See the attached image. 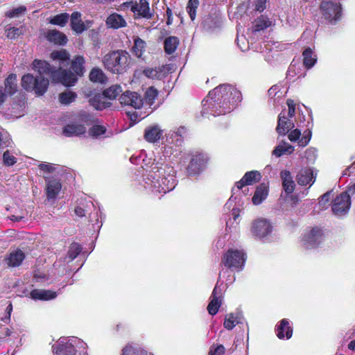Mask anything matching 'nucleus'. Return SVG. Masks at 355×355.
I'll use <instances>...</instances> for the list:
<instances>
[{
  "instance_id": "nucleus-40",
  "label": "nucleus",
  "mask_w": 355,
  "mask_h": 355,
  "mask_svg": "<svg viewBox=\"0 0 355 355\" xmlns=\"http://www.w3.org/2000/svg\"><path fill=\"white\" fill-rule=\"evenodd\" d=\"M121 92V87L119 85H114L105 89L103 94L107 99L113 100L115 99Z\"/></svg>"
},
{
  "instance_id": "nucleus-42",
  "label": "nucleus",
  "mask_w": 355,
  "mask_h": 355,
  "mask_svg": "<svg viewBox=\"0 0 355 355\" xmlns=\"http://www.w3.org/2000/svg\"><path fill=\"white\" fill-rule=\"evenodd\" d=\"M270 25L271 21L267 17L261 16L255 21L252 30L254 32L260 31L269 27Z\"/></svg>"
},
{
  "instance_id": "nucleus-35",
  "label": "nucleus",
  "mask_w": 355,
  "mask_h": 355,
  "mask_svg": "<svg viewBox=\"0 0 355 355\" xmlns=\"http://www.w3.org/2000/svg\"><path fill=\"white\" fill-rule=\"evenodd\" d=\"M303 63L306 68L310 69L314 66L317 61L316 55L314 54L313 51L311 48H306L302 53Z\"/></svg>"
},
{
  "instance_id": "nucleus-14",
  "label": "nucleus",
  "mask_w": 355,
  "mask_h": 355,
  "mask_svg": "<svg viewBox=\"0 0 355 355\" xmlns=\"http://www.w3.org/2000/svg\"><path fill=\"white\" fill-rule=\"evenodd\" d=\"M131 11L135 14V18L150 19L153 15V12L150 9L149 3L146 0L134 2L131 6Z\"/></svg>"
},
{
  "instance_id": "nucleus-5",
  "label": "nucleus",
  "mask_w": 355,
  "mask_h": 355,
  "mask_svg": "<svg viewBox=\"0 0 355 355\" xmlns=\"http://www.w3.org/2000/svg\"><path fill=\"white\" fill-rule=\"evenodd\" d=\"M53 348L54 355H87L86 343L76 337L60 338Z\"/></svg>"
},
{
  "instance_id": "nucleus-41",
  "label": "nucleus",
  "mask_w": 355,
  "mask_h": 355,
  "mask_svg": "<svg viewBox=\"0 0 355 355\" xmlns=\"http://www.w3.org/2000/svg\"><path fill=\"white\" fill-rule=\"evenodd\" d=\"M306 129L303 131L302 137L299 140V146H306L310 141L312 136L311 128L313 127L312 123L310 121L307 122L306 125Z\"/></svg>"
},
{
  "instance_id": "nucleus-9",
  "label": "nucleus",
  "mask_w": 355,
  "mask_h": 355,
  "mask_svg": "<svg viewBox=\"0 0 355 355\" xmlns=\"http://www.w3.org/2000/svg\"><path fill=\"white\" fill-rule=\"evenodd\" d=\"M341 5L330 1H322L320 4V11L325 19L330 24H335L341 17Z\"/></svg>"
},
{
  "instance_id": "nucleus-50",
  "label": "nucleus",
  "mask_w": 355,
  "mask_h": 355,
  "mask_svg": "<svg viewBox=\"0 0 355 355\" xmlns=\"http://www.w3.org/2000/svg\"><path fill=\"white\" fill-rule=\"evenodd\" d=\"M69 19V15L67 13H62L54 16L50 22L52 24L64 26L67 23Z\"/></svg>"
},
{
  "instance_id": "nucleus-20",
  "label": "nucleus",
  "mask_w": 355,
  "mask_h": 355,
  "mask_svg": "<svg viewBox=\"0 0 355 355\" xmlns=\"http://www.w3.org/2000/svg\"><path fill=\"white\" fill-rule=\"evenodd\" d=\"M277 336L279 339H289L293 335V329L287 319H283L276 326Z\"/></svg>"
},
{
  "instance_id": "nucleus-26",
  "label": "nucleus",
  "mask_w": 355,
  "mask_h": 355,
  "mask_svg": "<svg viewBox=\"0 0 355 355\" xmlns=\"http://www.w3.org/2000/svg\"><path fill=\"white\" fill-rule=\"evenodd\" d=\"M106 24L110 28L118 29L126 26L127 23L121 15L114 12L107 18Z\"/></svg>"
},
{
  "instance_id": "nucleus-7",
  "label": "nucleus",
  "mask_w": 355,
  "mask_h": 355,
  "mask_svg": "<svg viewBox=\"0 0 355 355\" xmlns=\"http://www.w3.org/2000/svg\"><path fill=\"white\" fill-rule=\"evenodd\" d=\"M245 261V254L243 250L230 249L223 256V263L228 268L242 270Z\"/></svg>"
},
{
  "instance_id": "nucleus-43",
  "label": "nucleus",
  "mask_w": 355,
  "mask_h": 355,
  "mask_svg": "<svg viewBox=\"0 0 355 355\" xmlns=\"http://www.w3.org/2000/svg\"><path fill=\"white\" fill-rule=\"evenodd\" d=\"M157 96L158 91L153 87H150L146 90L145 93L144 101L147 105L151 106L154 103L155 100L157 98Z\"/></svg>"
},
{
  "instance_id": "nucleus-8",
  "label": "nucleus",
  "mask_w": 355,
  "mask_h": 355,
  "mask_svg": "<svg viewBox=\"0 0 355 355\" xmlns=\"http://www.w3.org/2000/svg\"><path fill=\"white\" fill-rule=\"evenodd\" d=\"M261 175L257 171H251L247 172L242 178V179L236 183L235 187L232 188V195L230 198L226 205H230L232 202L236 199V196L239 194V193H240V190L243 187L247 185L252 184L254 182H257L261 180Z\"/></svg>"
},
{
  "instance_id": "nucleus-19",
  "label": "nucleus",
  "mask_w": 355,
  "mask_h": 355,
  "mask_svg": "<svg viewBox=\"0 0 355 355\" xmlns=\"http://www.w3.org/2000/svg\"><path fill=\"white\" fill-rule=\"evenodd\" d=\"M87 131L85 125L71 123L63 128V134L67 137L80 136L84 135Z\"/></svg>"
},
{
  "instance_id": "nucleus-27",
  "label": "nucleus",
  "mask_w": 355,
  "mask_h": 355,
  "mask_svg": "<svg viewBox=\"0 0 355 355\" xmlns=\"http://www.w3.org/2000/svg\"><path fill=\"white\" fill-rule=\"evenodd\" d=\"M268 195V187L266 184L261 183L256 189L252 197V202L254 205L261 204Z\"/></svg>"
},
{
  "instance_id": "nucleus-24",
  "label": "nucleus",
  "mask_w": 355,
  "mask_h": 355,
  "mask_svg": "<svg viewBox=\"0 0 355 355\" xmlns=\"http://www.w3.org/2000/svg\"><path fill=\"white\" fill-rule=\"evenodd\" d=\"M25 259V254L21 250L11 252L5 259L6 264L10 267H17L21 265Z\"/></svg>"
},
{
  "instance_id": "nucleus-37",
  "label": "nucleus",
  "mask_w": 355,
  "mask_h": 355,
  "mask_svg": "<svg viewBox=\"0 0 355 355\" xmlns=\"http://www.w3.org/2000/svg\"><path fill=\"white\" fill-rule=\"evenodd\" d=\"M179 44V39L175 36H170L164 40L165 52L170 55L175 51Z\"/></svg>"
},
{
  "instance_id": "nucleus-3",
  "label": "nucleus",
  "mask_w": 355,
  "mask_h": 355,
  "mask_svg": "<svg viewBox=\"0 0 355 355\" xmlns=\"http://www.w3.org/2000/svg\"><path fill=\"white\" fill-rule=\"evenodd\" d=\"M241 93L230 85L223 84L209 92L202 101V115L210 114L214 116L232 111L241 101Z\"/></svg>"
},
{
  "instance_id": "nucleus-1",
  "label": "nucleus",
  "mask_w": 355,
  "mask_h": 355,
  "mask_svg": "<svg viewBox=\"0 0 355 355\" xmlns=\"http://www.w3.org/2000/svg\"><path fill=\"white\" fill-rule=\"evenodd\" d=\"M33 69L37 71L39 76L35 77L31 73L25 74L21 78V87L26 92H34L38 96L43 95L47 90L49 85L48 76L55 83H60L65 86H72L76 82V78L70 71L60 67L55 69L46 61L35 60L33 62Z\"/></svg>"
},
{
  "instance_id": "nucleus-33",
  "label": "nucleus",
  "mask_w": 355,
  "mask_h": 355,
  "mask_svg": "<svg viewBox=\"0 0 355 355\" xmlns=\"http://www.w3.org/2000/svg\"><path fill=\"white\" fill-rule=\"evenodd\" d=\"M242 318V315L239 313L227 314L223 323L224 327L228 330L232 329L236 324L241 322Z\"/></svg>"
},
{
  "instance_id": "nucleus-13",
  "label": "nucleus",
  "mask_w": 355,
  "mask_h": 355,
  "mask_svg": "<svg viewBox=\"0 0 355 355\" xmlns=\"http://www.w3.org/2000/svg\"><path fill=\"white\" fill-rule=\"evenodd\" d=\"M120 103L123 105H128L135 109L141 107L144 101L141 96L135 92L126 91L119 98Z\"/></svg>"
},
{
  "instance_id": "nucleus-34",
  "label": "nucleus",
  "mask_w": 355,
  "mask_h": 355,
  "mask_svg": "<svg viewBox=\"0 0 355 355\" xmlns=\"http://www.w3.org/2000/svg\"><path fill=\"white\" fill-rule=\"evenodd\" d=\"M51 57L54 60H58L60 66L67 67L69 64L70 56L66 50L54 51Z\"/></svg>"
},
{
  "instance_id": "nucleus-10",
  "label": "nucleus",
  "mask_w": 355,
  "mask_h": 355,
  "mask_svg": "<svg viewBox=\"0 0 355 355\" xmlns=\"http://www.w3.org/2000/svg\"><path fill=\"white\" fill-rule=\"evenodd\" d=\"M348 191L338 196L331 206L333 213L337 216L347 214L351 207V200Z\"/></svg>"
},
{
  "instance_id": "nucleus-45",
  "label": "nucleus",
  "mask_w": 355,
  "mask_h": 355,
  "mask_svg": "<svg viewBox=\"0 0 355 355\" xmlns=\"http://www.w3.org/2000/svg\"><path fill=\"white\" fill-rule=\"evenodd\" d=\"M77 97L76 93L68 91L66 92L61 93L59 96L60 102L64 105H69V103L73 102Z\"/></svg>"
},
{
  "instance_id": "nucleus-58",
  "label": "nucleus",
  "mask_w": 355,
  "mask_h": 355,
  "mask_svg": "<svg viewBox=\"0 0 355 355\" xmlns=\"http://www.w3.org/2000/svg\"><path fill=\"white\" fill-rule=\"evenodd\" d=\"M26 9L23 7H19L17 8H15L6 13V16L8 17H18L21 13L24 12Z\"/></svg>"
},
{
  "instance_id": "nucleus-61",
  "label": "nucleus",
  "mask_w": 355,
  "mask_h": 355,
  "mask_svg": "<svg viewBox=\"0 0 355 355\" xmlns=\"http://www.w3.org/2000/svg\"><path fill=\"white\" fill-rule=\"evenodd\" d=\"M329 197H330V192H327L326 193L322 195L321 196V199L319 201V205L321 207H324L325 206L326 203H327L329 201Z\"/></svg>"
},
{
  "instance_id": "nucleus-48",
  "label": "nucleus",
  "mask_w": 355,
  "mask_h": 355,
  "mask_svg": "<svg viewBox=\"0 0 355 355\" xmlns=\"http://www.w3.org/2000/svg\"><path fill=\"white\" fill-rule=\"evenodd\" d=\"M82 249L83 248L80 244L77 243H71L69 246V249L67 254V257L69 258V261H71L73 259H75L80 253Z\"/></svg>"
},
{
  "instance_id": "nucleus-54",
  "label": "nucleus",
  "mask_w": 355,
  "mask_h": 355,
  "mask_svg": "<svg viewBox=\"0 0 355 355\" xmlns=\"http://www.w3.org/2000/svg\"><path fill=\"white\" fill-rule=\"evenodd\" d=\"M21 33V30L15 27H10L6 30L7 37L10 39H15Z\"/></svg>"
},
{
  "instance_id": "nucleus-2",
  "label": "nucleus",
  "mask_w": 355,
  "mask_h": 355,
  "mask_svg": "<svg viewBox=\"0 0 355 355\" xmlns=\"http://www.w3.org/2000/svg\"><path fill=\"white\" fill-rule=\"evenodd\" d=\"M142 168L144 187L153 192L166 193L176 186L173 168L165 164L161 158L158 160L152 156L143 159Z\"/></svg>"
},
{
  "instance_id": "nucleus-16",
  "label": "nucleus",
  "mask_w": 355,
  "mask_h": 355,
  "mask_svg": "<svg viewBox=\"0 0 355 355\" xmlns=\"http://www.w3.org/2000/svg\"><path fill=\"white\" fill-rule=\"evenodd\" d=\"M294 127L295 125L293 121L286 116V111H282L278 116L277 126L276 128L278 134L280 135H285Z\"/></svg>"
},
{
  "instance_id": "nucleus-11",
  "label": "nucleus",
  "mask_w": 355,
  "mask_h": 355,
  "mask_svg": "<svg viewBox=\"0 0 355 355\" xmlns=\"http://www.w3.org/2000/svg\"><path fill=\"white\" fill-rule=\"evenodd\" d=\"M322 240V232L319 227H313L304 233L301 240L302 245L306 249H312L318 246Z\"/></svg>"
},
{
  "instance_id": "nucleus-56",
  "label": "nucleus",
  "mask_w": 355,
  "mask_h": 355,
  "mask_svg": "<svg viewBox=\"0 0 355 355\" xmlns=\"http://www.w3.org/2000/svg\"><path fill=\"white\" fill-rule=\"evenodd\" d=\"M302 135L301 130L296 128L291 130L288 135V137L291 141H296L300 139V136Z\"/></svg>"
},
{
  "instance_id": "nucleus-4",
  "label": "nucleus",
  "mask_w": 355,
  "mask_h": 355,
  "mask_svg": "<svg viewBox=\"0 0 355 355\" xmlns=\"http://www.w3.org/2000/svg\"><path fill=\"white\" fill-rule=\"evenodd\" d=\"M130 55L125 51L118 50L106 54L103 58L105 68L112 73L121 74L126 71Z\"/></svg>"
},
{
  "instance_id": "nucleus-25",
  "label": "nucleus",
  "mask_w": 355,
  "mask_h": 355,
  "mask_svg": "<svg viewBox=\"0 0 355 355\" xmlns=\"http://www.w3.org/2000/svg\"><path fill=\"white\" fill-rule=\"evenodd\" d=\"M70 25L71 29L76 33H82L87 28L84 22L81 20V14L79 12H73L71 14Z\"/></svg>"
},
{
  "instance_id": "nucleus-62",
  "label": "nucleus",
  "mask_w": 355,
  "mask_h": 355,
  "mask_svg": "<svg viewBox=\"0 0 355 355\" xmlns=\"http://www.w3.org/2000/svg\"><path fill=\"white\" fill-rule=\"evenodd\" d=\"M268 96L270 98H273L277 96L279 92V87L277 85H273L268 89Z\"/></svg>"
},
{
  "instance_id": "nucleus-63",
  "label": "nucleus",
  "mask_w": 355,
  "mask_h": 355,
  "mask_svg": "<svg viewBox=\"0 0 355 355\" xmlns=\"http://www.w3.org/2000/svg\"><path fill=\"white\" fill-rule=\"evenodd\" d=\"M239 214H240V210L239 209H234V208L232 209V216L234 220V222H236V226L234 227V228H236V227L239 224V222H237L236 220L239 217Z\"/></svg>"
},
{
  "instance_id": "nucleus-44",
  "label": "nucleus",
  "mask_w": 355,
  "mask_h": 355,
  "mask_svg": "<svg viewBox=\"0 0 355 355\" xmlns=\"http://www.w3.org/2000/svg\"><path fill=\"white\" fill-rule=\"evenodd\" d=\"M89 78L92 82L102 83L105 80V76L101 69L94 68L89 73Z\"/></svg>"
},
{
  "instance_id": "nucleus-30",
  "label": "nucleus",
  "mask_w": 355,
  "mask_h": 355,
  "mask_svg": "<svg viewBox=\"0 0 355 355\" xmlns=\"http://www.w3.org/2000/svg\"><path fill=\"white\" fill-rule=\"evenodd\" d=\"M4 90L8 95L12 96L17 92V78L14 73L10 74L4 82Z\"/></svg>"
},
{
  "instance_id": "nucleus-36",
  "label": "nucleus",
  "mask_w": 355,
  "mask_h": 355,
  "mask_svg": "<svg viewBox=\"0 0 355 355\" xmlns=\"http://www.w3.org/2000/svg\"><path fill=\"white\" fill-rule=\"evenodd\" d=\"M84 63L85 59L83 56H76V58L71 62V69L75 73V74L73 73H71L75 76L76 79V76H80L84 73Z\"/></svg>"
},
{
  "instance_id": "nucleus-64",
  "label": "nucleus",
  "mask_w": 355,
  "mask_h": 355,
  "mask_svg": "<svg viewBox=\"0 0 355 355\" xmlns=\"http://www.w3.org/2000/svg\"><path fill=\"white\" fill-rule=\"evenodd\" d=\"M7 93L5 92L3 87H0V105H1L6 100L8 97Z\"/></svg>"
},
{
  "instance_id": "nucleus-23",
  "label": "nucleus",
  "mask_w": 355,
  "mask_h": 355,
  "mask_svg": "<svg viewBox=\"0 0 355 355\" xmlns=\"http://www.w3.org/2000/svg\"><path fill=\"white\" fill-rule=\"evenodd\" d=\"M121 355H152L144 349L139 344L130 343L127 344L122 349Z\"/></svg>"
},
{
  "instance_id": "nucleus-12",
  "label": "nucleus",
  "mask_w": 355,
  "mask_h": 355,
  "mask_svg": "<svg viewBox=\"0 0 355 355\" xmlns=\"http://www.w3.org/2000/svg\"><path fill=\"white\" fill-rule=\"evenodd\" d=\"M207 156L202 153L193 155L187 167V173L189 175H195L201 173L205 168L207 162Z\"/></svg>"
},
{
  "instance_id": "nucleus-28",
  "label": "nucleus",
  "mask_w": 355,
  "mask_h": 355,
  "mask_svg": "<svg viewBox=\"0 0 355 355\" xmlns=\"http://www.w3.org/2000/svg\"><path fill=\"white\" fill-rule=\"evenodd\" d=\"M168 71L164 66L153 68H148L144 70V74L152 79L160 80L166 76Z\"/></svg>"
},
{
  "instance_id": "nucleus-22",
  "label": "nucleus",
  "mask_w": 355,
  "mask_h": 355,
  "mask_svg": "<svg viewBox=\"0 0 355 355\" xmlns=\"http://www.w3.org/2000/svg\"><path fill=\"white\" fill-rule=\"evenodd\" d=\"M30 295L35 300H51L57 297V293L51 290L33 289Z\"/></svg>"
},
{
  "instance_id": "nucleus-31",
  "label": "nucleus",
  "mask_w": 355,
  "mask_h": 355,
  "mask_svg": "<svg viewBox=\"0 0 355 355\" xmlns=\"http://www.w3.org/2000/svg\"><path fill=\"white\" fill-rule=\"evenodd\" d=\"M61 183L57 180H49L46 184V195L49 199H54L61 190Z\"/></svg>"
},
{
  "instance_id": "nucleus-18",
  "label": "nucleus",
  "mask_w": 355,
  "mask_h": 355,
  "mask_svg": "<svg viewBox=\"0 0 355 355\" xmlns=\"http://www.w3.org/2000/svg\"><path fill=\"white\" fill-rule=\"evenodd\" d=\"M315 180L313 171L310 168H302L297 175V183L300 185L313 184Z\"/></svg>"
},
{
  "instance_id": "nucleus-55",
  "label": "nucleus",
  "mask_w": 355,
  "mask_h": 355,
  "mask_svg": "<svg viewBox=\"0 0 355 355\" xmlns=\"http://www.w3.org/2000/svg\"><path fill=\"white\" fill-rule=\"evenodd\" d=\"M287 105L288 107V110L287 112H286V115L288 118L291 119L295 114V105L293 100L288 99L287 101Z\"/></svg>"
},
{
  "instance_id": "nucleus-60",
  "label": "nucleus",
  "mask_w": 355,
  "mask_h": 355,
  "mask_svg": "<svg viewBox=\"0 0 355 355\" xmlns=\"http://www.w3.org/2000/svg\"><path fill=\"white\" fill-rule=\"evenodd\" d=\"M266 0H256L255 10L259 12H262L266 8Z\"/></svg>"
},
{
  "instance_id": "nucleus-21",
  "label": "nucleus",
  "mask_w": 355,
  "mask_h": 355,
  "mask_svg": "<svg viewBox=\"0 0 355 355\" xmlns=\"http://www.w3.org/2000/svg\"><path fill=\"white\" fill-rule=\"evenodd\" d=\"M280 178L282 182V187L287 194L292 193L295 188V183L293 180L291 173L288 170H283L280 172Z\"/></svg>"
},
{
  "instance_id": "nucleus-39",
  "label": "nucleus",
  "mask_w": 355,
  "mask_h": 355,
  "mask_svg": "<svg viewBox=\"0 0 355 355\" xmlns=\"http://www.w3.org/2000/svg\"><path fill=\"white\" fill-rule=\"evenodd\" d=\"M146 42L139 37L134 38V46L132 47V53L137 58H141L145 51Z\"/></svg>"
},
{
  "instance_id": "nucleus-51",
  "label": "nucleus",
  "mask_w": 355,
  "mask_h": 355,
  "mask_svg": "<svg viewBox=\"0 0 355 355\" xmlns=\"http://www.w3.org/2000/svg\"><path fill=\"white\" fill-rule=\"evenodd\" d=\"M79 119L82 122H84L87 125H92L96 122V119L87 112L83 111L79 114Z\"/></svg>"
},
{
  "instance_id": "nucleus-49",
  "label": "nucleus",
  "mask_w": 355,
  "mask_h": 355,
  "mask_svg": "<svg viewBox=\"0 0 355 355\" xmlns=\"http://www.w3.org/2000/svg\"><path fill=\"white\" fill-rule=\"evenodd\" d=\"M198 0H189L187 6V11L192 21L196 19V9L199 6Z\"/></svg>"
},
{
  "instance_id": "nucleus-52",
  "label": "nucleus",
  "mask_w": 355,
  "mask_h": 355,
  "mask_svg": "<svg viewBox=\"0 0 355 355\" xmlns=\"http://www.w3.org/2000/svg\"><path fill=\"white\" fill-rule=\"evenodd\" d=\"M317 157V151L313 148H309L306 149L304 153V157L307 159L309 163L313 162Z\"/></svg>"
},
{
  "instance_id": "nucleus-53",
  "label": "nucleus",
  "mask_w": 355,
  "mask_h": 355,
  "mask_svg": "<svg viewBox=\"0 0 355 355\" xmlns=\"http://www.w3.org/2000/svg\"><path fill=\"white\" fill-rule=\"evenodd\" d=\"M39 168L46 173H52L55 169V165L50 163H40L38 165Z\"/></svg>"
},
{
  "instance_id": "nucleus-59",
  "label": "nucleus",
  "mask_w": 355,
  "mask_h": 355,
  "mask_svg": "<svg viewBox=\"0 0 355 355\" xmlns=\"http://www.w3.org/2000/svg\"><path fill=\"white\" fill-rule=\"evenodd\" d=\"M225 349L223 345H220L217 346L214 349H211L209 355H223L224 354Z\"/></svg>"
},
{
  "instance_id": "nucleus-15",
  "label": "nucleus",
  "mask_w": 355,
  "mask_h": 355,
  "mask_svg": "<svg viewBox=\"0 0 355 355\" xmlns=\"http://www.w3.org/2000/svg\"><path fill=\"white\" fill-rule=\"evenodd\" d=\"M222 289L220 288L218 282L213 290L210 297V302L207 306V311L210 315H214L218 311V309L222 304Z\"/></svg>"
},
{
  "instance_id": "nucleus-32",
  "label": "nucleus",
  "mask_w": 355,
  "mask_h": 355,
  "mask_svg": "<svg viewBox=\"0 0 355 355\" xmlns=\"http://www.w3.org/2000/svg\"><path fill=\"white\" fill-rule=\"evenodd\" d=\"M46 38L49 41L56 44L64 45L67 42V36L56 30H51L47 33Z\"/></svg>"
},
{
  "instance_id": "nucleus-47",
  "label": "nucleus",
  "mask_w": 355,
  "mask_h": 355,
  "mask_svg": "<svg viewBox=\"0 0 355 355\" xmlns=\"http://www.w3.org/2000/svg\"><path fill=\"white\" fill-rule=\"evenodd\" d=\"M106 132V128L101 125L94 124L89 129L88 133L93 138H98L104 135Z\"/></svg>"
},
{
  "instance_id": "nucleus-38",
  "label": "nucleus",
  "mask_w": 355,
  "mask_h": 355,
  "mask_svg": "<svg viewBox=\"0 0 355 355\" xmlns=\"http://www.w3.org/2000/svg\"><path fill=\"white\" fill-rule=\"evenodd\" d=\"M294 151V147L287 143L279 144L272 151V155L277 157H279L284 154H291Z\"/></svg>"
},
{
  "instance_id": "nucleus-17",
  "label": "nucleus",
  "mask_w": 355,
  "mask_h": 355,
  "mask_svg": "<svg viewBox=\"0 0 355 355\" xmlns=\"http://www.w3.org/2000/svg\"><path fill=\"white\" fill-rule=\"evenodd\" d=\"M163 135V130L158 125L147 127L144 132V138L148 142L155 143L159 141Z\"/></svg>"
},
{
  "instance_id": "nucleus-29",
  "label": "nucleus",
  "mask_w": 355,
  "mask_h": 355,
  "mask_svg": "<svg viewBox=\"0 0 355 355\" xmlns=\"http://www.w3.org/2000/svg\"><path fill=\"white\" fill-rule=\"evenodd\" d=\"M105 98L103 94H97L89 98V103L96 110H102L111 105V103L105 101Z\"/></svg>"
},
{
  "instance_id": "nucleus-57",
  "label": "nucleus",
  "mask_w": 355,
  "mask_h": 355,
  "mask_svg": "<svg viewBox=\"0 0 355 355\" xmlns=\"http://www.w3.org/2000/svg\"><path fill=\"white\" fill-rule=\"evenodd\" d=\"M184 132H185L184 128L181 127V128H178L176 131H174L171 135V138H172V139L173 138H176V141H177L181 142L182 138V135H183V134H184Z\"/></svg>"
},
{
  "instance_id": "nucleus-46",
  "label": "nucleus",
  "mask_w": 355,
  "mask_h": 355,
  "mask_svg": "<svg viewBox=\"0 0 355 355\" xmlns=\"http://www.w3.org/2000/svg\"><path fill=\"white\" fill-rule=\"evenodd\" d=\"M14 153L8 150H6L3 154V163L6 166H13L17 163V159Z\"/></svg>"
},
{
  "instance_id": "nucleus-6",
  "label": "nucleus",
  "mask_w": 355,
  "mask_h": 355,
  "mask_svg": "<svg viewBox=\"0 0 355 355\" xmlns=\"http://www.w3.org/2000/svg\"><path fill=\"white\" fill-rule=\"evenodd\" d=\"M273 229V225L269 220L259 218L252 222L250 233L254 239L266 242L269 241Z\"/></svg>"
}]
</instances>
